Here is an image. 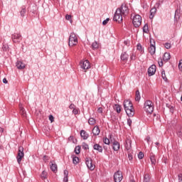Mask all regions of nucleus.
Returning a JSON list of instances; mask_svg holds the SVG:
<instances>
[{"mask_svg": "<svg viewBox=\"0 0 182 182\" xmlns=\"http://www.w3.org/2000/svg\"><path fill=\"white\" fill-rule=\"evenodd\" d=\"M124 109L129 117H133L134 116V109H133V104L130 100L124 101Z\"/></svg>", "mask_w": 182, "mask_h": 182, "instance_id": "1", "label": "nucleus"}, {"mask_svg": "<svg viewBox=\"0 0 182 182\" xmlns=\"http://www.w3.org/2000/svg\"><path fill=\"white\" fill-rule=\"evenodd\" d=\"M144 109L146 113H153V111L154 110V105L153 104V102L150 100L145 101L144 104Z\"/></svg>", "mask_w": 182, "mask_h": 182, "instance_id": "2", "label": "nucleus"}, {"mask_svg": "<svg viewBox=\"0 0 182 182\" xmlns=\"http://www.w3.org/2000/svg\"><path fill=\"white\" fill-rule=\"evenodd\" d=\"M77 43V36H76L75 33H71L69 37L68 46H70V48H73V46H76Z\"/></svg>", "mask_w": 182, "mask_h": 182, "instance_id": "3", "label": "nucleus"}, {"mask_svg": "<svg viewBox=\"0 0 182 182\" xmlns=\"http://www.w3.org/2000/svg\"><path fill=\"white\" fill-rule=\"evenodd\" d=\"M132 23L135 28H139L141 25V16L139 14L135 15L133 18Z\"/></svg>", "mask_w": 182, "mask_h": 182, "instance_id": "4", "label": "nucleus"}, {"mask_svg": "<svg viewBox=\"0 0 182 182\" xmlns=\"http://www.w3.org/2000/svg\"><path fill=\"white\" fill-rule=\"evenodd\" d=\"M117 10L119 11V13L122 14L123 16H127V15H129V7L124 4H122Z\"/></svg>", "mask_w": 182, "mask_h": 182, "instance_id": "5", "label": "nucleus"}, {"mask_svg": "<svg viewBox=\"0 0 182 182\" xmlns=\"http://www.w3.org/2000/svg\"><path fill=\"white\" fill-rule=\"evenodd\" d=\"M114 21H115L116 22H119V23L123 22V14L120 13V10L117 9L114 16Z\"/></svg>", "mask_w": 182, "mask_h": 182, "instance_id": "6", "label": "nucleus"}, {"mask_svg": "<svg viewBox=\"0 0 182 182\" xmlns=\"http://www.w3.org/2000/svg\"><path fill=\"white\" fill-rule=\"evenodd\" d=\"M23 156H25V154L23 153V148L22 146H19L18 156L16 157L17 162L18 163V164H21V161H22V159H23Z\"/></svg>", "mask_w": 182, "mask_h": 182, "instance_id": "7", "label": "nucleus"}, {"mask_svg": "<svg viewBox=\"0 0 182 182\" xmlns=\"http://www.w3.org/2000/svg\"><path fill=\"white\" fill-rule=\"evenodd\" d=\"M11 39L14 43H19L22 41V36L19 33H14L11 36Z\"/></svg>", "mask_w": 182, "mask_h": 182, "instance_id": "8", "label": "nucleus"}, {"mask_svg": "<svg viewBox=\"0 0 182 182\" xmlns=\"http://www.w3.org/2000/svg\"><path fill=\"white\" fill-rule=\"evenodd\" d=\"M80 67L81 69H90L91 68H93L90 65V63L87 60L80 61Z\"/></svg>", "mask_w": 182, "mask_h": 182, "instance_id": "9", "label": "nucleus"}, {"mask_svg": "<svg viewBox=\"0 0 182 182\" xmlns=\"http://www.w3.org/2000/svg\"><path fill=\"white\" fill-rule=\"evenodd\" d=\"M114 180L115 182H121L123 180V173L120 171H117L114 174Z\"/></svg>", "mask_w": 182, "mask_h": 182, "instance_id": "10", "label": "nucleus"}, {"mask_svg": "<svg viewBox=\"0 0 182 182\" xmlns=\"http://www.w3.org/2000/svg\"><path fill=\"white\" fill-rule=\"evenodd\" d=\"M85 164L89 170L91 171H93L95 170V165H93V162L92 161V159L90 158H86L85 159Z\"/></svg>", "mask_w": 182, "mask_h": 182, "instance_id": "11", "label": "nucleus"}, {"mask_svg": "<svg viewBox=\"0 0 182 182\" xmlns=\"http://www.w3.org/2000/svg\"><path fill=\"white\" fill-rule=\"evenodd\" d=\"M112 149L114 151H119V150H120V143L114 139V141L112 142Z\"/></svg>", "mask_w": 182, "mask_h": 182, "instance_id": "12", "label": "nucleus"}, {"mask_svg": "<svg viewBox=\"0 0 182 182\" xmlns=\"http://www.w3.org/2000/svg\"><path fill=\"white\" fill-rule=\"evenodd\" d=\"M124 147L127 151L132 150V140H130L129 138H127L125 141Z\"/></svg>", "mask_w": 182, "mask_h": 182, "instance_id": "13", "label": "nucleus"}, {"mask_svg": "<svg viewBox=\"0 0 182 182\" xmlns=\"http://www.w3.org/2000/svg\"><path fill=\"white\" fill-rule=\"evenodd\" d=\"M94 150H97V151H99V153H103V147L100 146L99 144H95L93 146Z\"/></svg>", "mask_w": 182, "mask_h": 182, "instance_id": "14", "label": "nucleus"}, {"mask_svg": "<svg viewBox=\"0 0 182 182\" xmlns=\"http://www.w3.org/2000/svg\"><path fill=\"white\" fill-rule=\"evenodd\" d=\"M80 136L84 140H87L89 138V134L86 132L85 130L80 131Z\"/></svg>", "mask_w": 182, "mask_h": 182, "instance_id": "15", "label": "nucleus"}, {"mask_svg": "<svg viewBox=\"0 0 182 182\" xmlns=\"http://www.w3.org/2000/svg\"><path fill=\"white\" fill-rule=\"evenodd\" d=\"M92 134L94 136H99L100 134V129L98 126H95L92 129Z\"/></svg>", "mask_w": 182, "mask_h": 182, "instance_id": "16", "label": "nucleus"}, {"mask_svg": "<svg viewBox=\"0 0 182 182\" xmlns=\"http://www.w3.org/2000/svg\"><path fill=\"white\" fill-rule=\"evenodd\" d=\"M149 52L151 53V55H154V53H156V46L151 44L150 47L149 48Z\"/></svg>", "mask_w": 182, "mask_h": 182, "instance_id": "17", "label": "nucleus"}, {"mask_svg": "<svg viewBox=\"0 0 182 182\" xmlns=\"http://www.w3.org/2000/svg\"><path fill=\"white\" fill-rule=\"evenodd\" d=\"M19 109H20V114L23 117H26V110H25V108L22 107V105H19Z\"/></svg>", "mask_w": 182, "mask_h": 182, "instance_id": "18", "label": "nucleus"}, {"mask_svg": "<svg viewBox=\"0 0 182 182\" xmlns=\"http://www.w3.org/2000/svg\"><path fill=\"white\" fill-rule=\"evenodd\" d=\"M69 171L68 170H64V178H63V182H68L69 181Z\"/></svg>", "mask_w": 182, "mask_h": 182, "instance_id": "19", "label": "nucleus"}, {"mask_svg": "<svg viewBox=\"0 0 182 182\" xmlns=\"http://www.w3.org/2000/svg\"><path fill=\"white\" fill-rule=\"evenodd\" d=\"M17 69H25V64L21 61H18L16 64Z\"/></svg>", "mask_w": 182, "mask_h": 182, "instance_id": "20", "label": "nucleus"}, {"mask_svg": "<svg viewBox=\"0 0 182 182\" xmlns=\"http://www.w3.org/2000/svg\"><path fill=\"white\" fill-rule=\"evenodd\" d=\"M127 59H129V55L126 53H124L121 55V60L123 62H127Z\"/></svg>", "mask_w": 182, "mask_h": 182, "instance_id": "21", "label": "nucleus"}, {"mask_svg": "<svg viewBox=\"0 0 182 182\" xmlns=\"http://www.w3.org/2000/svg\"><path fill=\"white\" fill-rule=\"evenodd\" d=\"M114 110H116L117 113L122 112V105L115 104L114 106Z\"/></svg>", "mask_w": 182, "mask_h": 182, "instance_id": "22", "label": "nucleus"}, {"mask_svg": "<svg viewBox=\"0 0 182 182\" xmlns=\"http://www.w3.org/2000/svg\"><path fill=\"white\" fill-rule=\"evenodd\" d=\"M156 11L157 9L155 8L151 9L149 16L150 19H153V18H154V15H156Z\"/></svg>", "mask_w": 182, "mask_h": 182, "instance_id": "23", "label": "nucleus"}, {"mask_svg": "<svg viewBox=\"0 0 182 182\" xmlns=\"http://www.w3.org/2000/svg\"><path fill=\"white\" fill-rule=\"evenodd\" d=\"M170 53H165L163 57V59L165 62H167L168 60H170Z\"/></svg>", "mask_w": 182, "mask_h": 182, "instance_id": "24", "label": "nucleus"}, {"mask_svg": "<svg viewBox=\"0 0 182 182\" xmlns=\"http://www.w3.org/2000/svg\"><path fill=\"white\" fill-rule=\"evenodd\" d=\"M50 170H52L53 173H56V171H58V165H56V164H52L50 165Z\"/></svg>", "mask_w": 182, "mask_h": 182, "instance_id": "25", "label": "nucleus"}, {"mask_svg": "<svg viewBox=\"0 0 182 182\" xmlns=\"http://www.w3.org/2000/svg\"><path fill=\"white\" fill-rule=\"evenodd\" d=\"M141 97H140V92L139 90L136 91V97H135V100L136 102H140V99Z\"/></svg>", "mask_w": 182, "mask_h": 182, "instance_id": "26", "label": "nucleus"}, {"mask_svg": "<svg viewBox=\"0 0 182 182\" xmlns=\"http://www.w3.org/2000/svg\"><path fill=\"white\" fill-rule=\"evenodd\" d=\"M156 69H148V75L153 76L156 73Z\"/></svg>", "mask_w": 182, "mask_h": 182, "instance_id": "27", "label": "nucleus"}, {"mask_svg": "<svg viewBox=\"0 0 182 182\" xmlns=\"http://www.w3.org/2000/svg\"><path fill=\"white\" fill-rule=\"evenodd\" d=\"M88 123L91 126H93V125L96 124V119H95L94 118L91 117V118L89 119Z\"/></svg>", "mask_w": 182, "mask_h": 182, "instance_id": "28", "label": "nucleus"}, {"mask_svg": "<svg viewBox=\"0 0 182 182\" xmlns=\"http://www.w3.org/2000/svg\"><path fill=\"white\" fill-rule=\"evenodd\" d=\"M144 182H150V175H149V173L144 175Z\"/></svg>", "mask_w": 182, "mask_h": 182, "instance_id": "29", "label": "nucleus"}, {"mask_svg": "<svg viewBox=\"0 0 182 182\" xmlns=\"http://www.w3.org/2000/svg\"><path fill=\"white\" fill-rule=\"evenodd\" d=\"M150 160L151 164H156V156L154 155H151Z\"/></svg>", "mask_w": 182, "mask_h": 182, "instance_id": "30", "label": "nucleus"}, {"mask_svg": "<svg viewBox=\"0 0 182 182\" xmlns=\"http://www.w3.org/2000/svg\"><path fill=\"white\" fill-rule=\"evenodd\" d=\"M176 134L178 137H182V128H179L177 129Z\"/></svg>", "mask_w": 182, "mask_h": 182, "instance_id": "31", "label": "nucleus"}, {"mask_svg": "<svg viewBox=\"0 0 182 182\" xmlns=\"http://www.w3.org/2000/svg\"><path fill=\"white\" fill-rule=\"evenodd\" d=\"M143 32H144V33H149V26L147 24H145L143 27Z\"/></svg>", "mask_w": 182, "mask_h": 182, "instance_id": "32", "label": "nucleus"}, {"mask_svg": "<svg viewBox=\"0 0 182 182\" xmlns=\"http://www.w3.org/2000/svg\"><path fill=\"white\" fill-rule=\"evenodd\" d=\"M73 164H77L79 163V158L77 156L73 157Z\"/></svg>", "mask_w": 182, "mask_h": 182, "instance_id": "33", "label": "nucleus"}, {"mask_svg": "<svg viewBox=\"0 0 182 182\" xmlns=\"http://www.w3.org/2000/svg\"><path fill=\"white\" fill-rule=\"evenodd\" d=\"M103 143H105V144H107L109 146L110 144V139H108L107 137H105L103 139Z\"/></svg>", "mask_w": 182, "mask_h": 182, "instance_id": "34", "label": "nucleus"}, {"mask_svg": "<svg viewBox=\"0 0 182 182\" xmlns=\"http://www.w3.org/2000/svg\"><path fill=\"white\" fill-rule=\"evenodd\" d=\"M166 107H168L171 113H174V107L173 106L166 104Z\"/></svg>", "mask_w": 182, "mask_h": 182, "instance_id": "35", "label": "nucleus"}, {"mask_svg": "<svg viewBox=\"0 0 182 182\" xmlns=\"http://www.w3.org/2000/svg\"><path fill=\"white\" fill-rule=\"evenodd\" d=\"M75 154H80V146H77L75 148Z\"/></svg>", "mask_w": 182, "mask_h": 182, "instance_id": "36", "label": "nucleus"}, {"mask_svg": "<svg viewBox=\"0 0 182 182\" xmlns=\"http://www.w3.org/2000/svg\"><path fill=\"white\" fill-rule=\"evenodd\" d=\"M161 76H162V79H164L165 82H167V77H166V71L164 70L161 71Z\"/></svg>", "mask_w": 182, "mask_h": 182, "instance_id": "37", "label": "nucleus"}, {"mask_svg": "<svg viewBox=\"0 0 182 182\" xmlns=\"http://www.w3.org/2000/svg\"><path fill=\"white\" fill-rule=\"evenodd\" d=\"M82 146L84 150H89V145L86 142H83Z\"/></svg>", "mask_w": 182, "mask_h": 182, "instance_id": "38", "label": "nucleus"}, {"mask_svg": "<svg viewBox=\"0 0 182 182\" xmlns=\"http://www.w3.org/2000/svg\"><path fill=\"white\" fill-rule=\"evenodd\" d=\"M2 49L5 52H6V50H8V49H9V46L6 43H3Z\"/></svg>", "mask_w": 182, "mask_h": 182, "instance_id": "39", "label": "nucleus"}, {"mask_svg": "<svg viewBox=\"0 0 182 182\" xmlns=\"http://www.w3.org/2000/svg\"><path fill=\"white\" fill-rule=\"evenodd\" d=\"M92 46V49H97V48H99V44L97 43V42H94Z\"/></svg>", "mask_w": 182, "mask_h": 182, "instance_id": "40", "label": "nucleus"}, {"mask_svg": "<svg viewBox=\"0 0 182 182\" xmlns=\"http://www.w3.org/2000/svg\"><path fill=\"white\" fill-rule=\"evenodd\" d=\"M143 157H144V154H143V152H139L138 154V159H139V160H141V159H143Z\"/></svg>", "mask_w": 182, "mask_h": 182, "instance_id": "41", "label": "nucleus"}, {"mask_svg": "<svg viewBox=\"0 0 182 182\" xmlns=\"http://www.w3.org/2000/svg\"><path fill=\"white\" fill-rule=\"evenodd\" d=\"M165 48H166V49H170L171 48V43H165Z\"/></svg>", "mask_w": 182, "mask_h": 182, "instance_id": "42", "label": "nucleus"}, {"mask_svg": "<svg viewBox=\"0 0 182 182\" xmlns=\"http://www.w3.org/2000/svg\"><path fill=\"white\" fill-rule=\"evenodd\" d=\"M21 16H25V14H26V9H23L20 12Z\"/></svg>", "mask_w": 182, "mask_h": 182, "instance_id": "43", "label": "nucleus"}, {"mask_svg": "<svg viewBox=\"0 0 182 182\" xmlns=\"http://www.w3.org/2000/svg\"><path fill=\"white\" fill-rule=\"evenodd\" d=\"M128 159L129 161H132V160H133V154H132V153H128Z\"/></svg>", "mask_w": 182, "mask_h": 182, "instance_id": "44", "label": "nucleus"}, {"mask_svg": "<svg viewBox=\"0 0 182 182\" xmlns=\"http://www.w3.org/2000/svg\"><path fill=\"white\" fill-rule=\"evenodd\" d=\"M41 178H46V171H43L41 173Z\"/></svg>", "mask_w": 182, "mask_h": 182, "instance_id": "45", "label": "nucleus"}, {"mask_svg": "<svg viewBox=\"0 0 182 182\" xmlns=\"http://www.w3.org/2000/svg\"><path fill=\"white\" fill-rule=\"evenodd\" d=\"M49 120L51 122V123H53L55 117H53V115H49Z\"/></svg>", "mask_w": 182, "mask_h": 182, "instance_id": "46", "label": "nucleus"}, {"mask_svg": "<svg viewBox=\"0 0 182 182\" xmlns=\"http://www.w3.org/2000/svg\"><path fill=\"white\" fill-rule=\"evenodd\" d=\"M109 21H110V18H107L106 20H105V21L102 22V24H103V25H107V22H109Z\"/></svg>", "mask_w": 182, "mask_h": 182, "instance_id": "47", "label": "nucleus"}, {"mask_svg": "<svg viewBox=\"0 0 182 182\" xmlns=\"http://www.w3.org/2000/svg\"><path fill=\"white\" fill-rule=\"evenodd\" d=\"M158 64H159V68H162L163 60L161 59L160 60H159Z\"/></svg>", "mask_w": 182, "mask_h": 182, "instance_id": "48", "label": "nucleus"}, {"mask_svg": "<svg viewBox=\"0 0 182 182\" xmlns=\"http://www.w3.org/2000/svg\"><path fill=\"white\" fill-rule=\"evenodd\" d=\"M73 114H77V113H79V111L77 110V109L75 108L74 109H73Z\"/></svg>", "mask_w": 182, "mask_h": 182, "instance_id": "49", "label": "nucleus"}, {"mask_svg": "<svg viewBox=\"0 0 182 182\" xmlns=\"http://www.w3.org/2000/svg\"><path fill=\"white\" fill-rule=\"evenodd\" d=\"M127 124L129 127L132 126V119L130 118L127 119Z\"/></svg>", "mask_w": 182, "mask_h": 182, "instance_id": "50", "label": "nucleus"}, {"mask_svg": "<svg viewBox=\"0 0 182 182\" xmlns=\"http://www.w3.org/2000/svg\"><path fill=\"white\" fill-rule=\"evenodd\" d=\"M71 18H72V16L70 15L65 16V19H67V21H70Z\"/></svg>", "mask_w": 182, "mask_h": 182, "instance_id": "51", "label": "nucleus"}, {"mask_svg": "<svg viewBox=\"0 0 182 182\" xmlns=\"http://www.w3.org/2000/svg\"><path fill=\"white\" fill-rule=\"evenodd\" d=\"M97 112H98V113H103V108L99 107V108L97 109Z\"/></svg>", "mask_w": 182, "mask_h": 182, "instance_id": "52", "label": "nucleus"}, {"mask_svg": "<svg viewBox=\"0 0 182 182\" xmlns=\"http://www.w3.org/2000/svg\"><path fill=\"white\" fill-rule=\"evenodd\" d=\"M178 68H179V69H181V68H182V60H179Z\"/></svg>", "mask_w": 182, "mask_h": 182, "instance_id": "53", "label": "nucleus"}, {"mask_svg": "<svg viewBox=\"0 0 182 182\" xmlns=\"http://www.w3.org/2000/svg\"><path fill=\"white\" fill-rule=\"evenodd\" d=\"M149 69H157V67L156 66V65H152L149 68Z\"/></svg>", "mask_w": 182, "mask_h": 182, "instance_id": "54", "label": "nucleus"}, {"mask_svg": "<svg viewBox=\"0 0 182 182\" xmlns=\"http://www.w3.org/2000/svg\"><path fill=\"white\" fill-rule=\"evenodd\" d=\"M69 108L73 110V109H75V105H74V104H71V105L69 106Z\"/></svg>", "mask_w": 182, "mask_h": 182, "instance_id": "55", "label": "nucleus"}, {"mask_svg": "<svg viewBox=\"0 0 182 182\" xmlns=\"http://www.w3.org/2000/svg\"><path fill=\"white\" fill-rule=\"evenodd\" d=\"M141 49H142L141 45L138 44V45H137V50H141Z\"/></svg>", "mask_w": 182, "mask_h": 182, "instance_id": "56", "label": "nucleus"}, {"mask_svg": "<svg viewBox=\"0 0 182 182\" xmlns=\"http://www.w3.org/2000/svg\"><path fill=\"white\" fill-rule=\"evenodd\" d=\"M178 177L179 182H182V174H179Z\"/></svg>", "mask_w": 182, "mask_h": 182, "instance_id": "57", "label": "nucleus"}, {"mask_svg": "<svg viewBox=\"0 0 182 182\" xmlns=\"http://www.w3.org/2000/svg\"><path fill=\"white\" fill-rule=\"evenodd\" d=\"M112 137H113V135H112V134H109V135L108 136V139H109L111 141H113V140L112 139Z\"/></svg>", "mask_w": 182, "mask_h": 182, "instance_id": "58", "label": "nucleus"}, {"mask_svg": "<svg viewBox=\"0 0 182 182\" xmlns=\"http://www.w3.org/2000/svg\"><path fill=\"white\" fill-rule=\"evenodd\" d=\"M136 59V57L134 56V55H131V60H134Z\"/></svg>", "mask_w": 182, "mask_h": 182, "instance_id": "59", "label": "nucleus"}, {"mask_svg": "<svg viewBox=\"0 0 182 182\" xmlns=\"http://www.w3.org/2000/svg\"><path fill=\"white\" fill-rule=\"evenodd\" d=\"M3 83H4V84L8 83V80H6V78L3 79Z\"/></svg>", "mask_w": 182, "mask_h": 182, "instance_id": "60", "label": "nucleus"}, {"mask_svg": "<svg viewBox=\"0 0 182 182\" xmlns=\"http://www.w3.org/2000/svg\"><path fill=\"white\" fill-rule=\"evenodd\" d=\"M129 182H136V181H134V178L132 177L130 178Z\"/></svg>", "mask_w": 182, "mask_h": 182, "instance_id": "61", "label": "nucleus"}, {"mask_svg": "<svg viewBox=\"0 0 182 182\" xmlns=\"http://www.w3.org/2000/svg\"><path fill=\"white\" fill-rule=\"evenodd\" d=\"M146 140L147 143H149L150 141V136L146 137Z\"/></svg>", "mask_w": 182, "mask_h": 182, "instance_id": "62", "label": "nucleus"}, {"mask_svg": "<svg viewBox=\"0 0 182 182\" xmlns=\"http://www.w3.org/2000/svg\"><path fill=\"white\" fill-rule=\"evenodd\" d=\"M155 144H156V146H159V144H160V143L156 142Z\"/></svg>", "mask_w": 182, "mask_h": 182, "instance_id": "63", "label": "nucleus"}, {"mask_svg": "<svg viewBox=\"0 0 182 182\" xmlns=\"http://www.w3.org/2000/svg\"><path fill=\"white\" fill-rule=\"evenodd\" d=\"M43 160H46V156H43Z\"/></svg>", "mask_w": 182, "mask_h": 182, "instance_id": "64", "label": "nucleus"}]
</instances>
